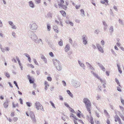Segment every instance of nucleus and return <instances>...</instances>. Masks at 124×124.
Segmentation results:
<instances>
[{
    "label": "nucleus",
    "instance_id": "64",
    "mask_svg": "<svg viewBox=\"0 0 124 124\" xmlns=\"http://www.w3.org/2000/svg\"><path fill=\"white\" fill-rule=\"evenodd\" d=\"M78 122H80L81 123L83 124H84V122L81 119H79L78 120Z\"/></svg>",
    "mask_w": 124,
    "mask_h": 124
},
{
    "label": "nucleus",
    "instance_id": "22",
    "mask_svg": "<svg viewBox=\"0 0 124 124\" xmlns=\"http://www.w3.org/2000/svg\"><path fill=\"white\" fill-rule=\"evenodd\" d=\"M67 93L70 95V96L71 97L73 98V94L72 93L70 92V91L69 90H67Z\"/></svg>",
    "mask_w": 124,
    "mask_h": 124
},
{
    "label": "nucleus",
    "instance_id": "32",
    "mask_svg": "<svg viewBox=\"0 0 124 124\" xmlns=\"http://www.w3.org/2000/svg\"><path fill=\"white\" fill-rule=\"evenodd\" d=\"M111 51L112 54L115 55V56H116V53L112 49H111Z\"/></svg>",
    "mask_w": 124,
    "mask_h": 124
},
{
    "label": "nucleus",
    "instance_id": "19",
    "mask_svg": "<svg viewBox=\"0 0 124 124\" xmlns=\"http://www.w3.org/2000/svg\"><path fill=\"white\" fill-rule=\"evenodd\" d=\"M8 101L7 100H6V101L4 103L3 105L5 108H7L8 107Z\"/></svg>",
    "mask_w": 124,
    "mask_h": 124
},
{
    "label": "nucleus",
    "instance_id": "2",
    "mask_svg": "<svg viewBox=\"0 0 124 124\" xmlns=\"http://www.w3.org/2000/svg\"><path fill=\"white\" fill-rule=\"evenodd\" d=\"M28 34L29 37L32 39L36 43H39L38 41L37 37L33 32V31H29L28 32Z\"/></svg>",
    "mask_w": 124,
    "mask_h": 124
},
{
    "label": "nucleus",
    "instance_id": "33",
    "mask_svg": "<svg viewBox=\"0 0 124 124\" xmlns=\"http://www.w3.org/2000/svg\"><path fill=\"white\" fill-rule=\"evenodd\" d=\"M14 83L15 84V85L17 87L18 89H19V87L18 86L17 83L16 82V81H14Z\"/></svg>",
    "mask_w": 124,
    "mask_h": 124
},
{
    "label": "nucleus",
    "instance_id": "15",
    "mask_svg": "<svg viewBox=\"0 0 124 124\" xmlns=\"http://www.w3.org/2000/svg\"><path fill=\"white\" fill-rule=\"evenodd\" d=\"M53 28L54 31L56 33H58L59 31L58 26L55 25L53 26Z\"/></svg>",
    "mask_w": 124,
    "mask_h": 124
},
{
    "label": "nucleus",
    "instance_id": "51",
    "mask_svg": "<svg viewBox=\"0 0 124 124\" xmlns=\"http://www.w3.org/2000/svg\"><path fill=\"white\" fill-rule=\"evenodd\" d=\"M95 113L96 114V115L98 117H100V116L99 113H97L96 111L95 112Z\"/></svg>",
    "mask_w": 124,
    "mask_h": 124
},
{
    "label": "nucleus",
    "instance_id": "59",
    "mask_svg": "<svg viewBox=\"0 0 124 124\" xmlns=\"http://www.w3.org/2000/svg\"><path fill=\"white\" fill-rule=\"evenodd\" d=\"M104 113H105L107 115H109L108 113L107 112V110H106L105 109L104 110Z\"/></svg>",
    "mask_w": 124,
    "mask_h": 124
},
{
    "label": "nucleus",
    "instance_id": "23",
    "mask_svg": "<svg viewBox=\"0 0 124 124\" xmlns=\"http://www.w3.org/2000/svg\"><path fill=\"white\" fill-rule=\"evenodd\" d=\"M60 12L63 16L64 17H65L66 16V13L63 10H61L60 11Z\"/></svg>",
    "mask_w": 124,
    "mask_h": 124
},
{
    "label": "nucleus",
    "instance_id": "10",
    "mask_svg": "<svg viewBox=\"0 0 124 124\" xmlns=\"http://www.w3.org/2000/svg\"><path fill=\"white\" fill-rule=\"evenodd\" d=\"M58 5L59 6V8L61 7L65 10H66L67 9V5H64L63 4L61 5V4H58Z\"/></svg>",
    "mask_w": 124,
    "mask_h": 124
},
{
    "label": "nucleus",
    "instance_id": "26",
    "mask_svg": "<svg viewBox=\"0 0 124 124\" xmlns=\"http://www.w3.org/2000/svg\"><path fill=\"white\" fill-rule=\"evenodd\" d=\"M16 59L17 60V61H18V62L20 66H21V64L20 63V61L19 60V58L17 56H16Z\"/></svg>",
    "mask_w": 124,
    "mask_h": 124
},
{
    "label": "nucleus",
    "instance_id": "25",
    "mask_svg": "<svg viewBox=\"0 0 124 124\" xmlns=\"http://www.w3.org/2000/svg\"><path fill=\"white\" fill-rule=\"evenodd\" d=\"M117 67H118V70L119 71V72H120V74H121L122 73V70H121V68H120V66H119V65H118V64H117Z\"/></svg>",
    "mask_w": 124,
    "mask_h": 124
},
{
    "label": "nucleus",
    "instance_id": "30",
    "mask_svg": "<svg viewBox=\"0 0 124 124\" xmlns=\"http://www.w3.org/2000/svg\"><path fill=\"white\" fill-rule=\"evenodd\" d=\"M69 110L70 111V112L73 113H76V112L74 111V110L70 107H69Z\"/></svg>",
    "mask_w": 124,
    "mask_h": 124
},
{
    "label": "nucleus",
    "instance_id": "57",
    "mask_svg": "<svg viewBox=\"0 0 124 124\" xmlns=\"http://www.w3.org/2000/svg\"><path fill=\"white\" fill-rule=\"evenodd\" d=\"M119 108H120V109L122 111H123L124 110V108L123 107L121 106H119Z\"/></svg>",
    "mask_w": 124,
    "mask_h": 124
},
{
    "label": "nucleus",
    "instance_id": "31",
    "mask_svg": "<svg viewBox=\"0 0 124 124\" xmlns=\"http://www.w3.org/2000/svg\"><path fill=\"white\" fill-rule=\"evenodd\" d=\"M47 31H50L51 29V27L50 26V25L49 24H47Z\"/></svg>",
    "mask_w": 124,
    "mask_h": 124
},
{
    "label": "nucleus",
    "instance_id": "38",
    "mask_svg": "<svg viewBox=\"0 0 124 124\" xmlns=\"http://www.w3.org/2000/svg\"><path fill=\"white\" fill-rule=\"evenodd\" d=\"M5 75L7 78H9L10 77V75L8 73H6Z\"/></svg>",
    "mask_w": 124,
    "mask_h": 124
},
{
    "label": "nucleus",
    "instance_id": "43",
    "mask_svg": "<svg viewBox=\"0 0 124 124\" xmlns=\"http://www.w3.org/2000/svg\"><path fill=\"white\" fill-rule=\"evenodd\" d=\"M115 119H117L118 120L120 119L118 116L117 115L115 116Z\"/></svg>",
    "mask_w": 124,
    "mask_h": 124
},
{
    "label": "nucleus",
    "instance_id": "56",
    "mask_svg": "<svg viewBox=\"0 0 124 124\" xmlns=\"http://www.w3.org/2000/svg\"><path fill=\"white\" fill-rule=\"evenodd\" d=\"M60 3L59 4H61V5L63 4L64 2V1L63 0H60Z\"/></svg>",
    "mask_w": 124,
    "mask_h": 124
},
{
    "label": "nucleus",
    "instance_id": "47",
    "mask_svg": "<svg viewBox=\"0 0 124 124\" xmlns=\"http://www.w3.org/2000/svg\"><path fill=\"white\" fill-rule=\"evenodd\" d=\"M15 35L16 33L14 32H12V35L13 36V37L15 38H16V37Z\"/></svg>",
    "mask_w": 124,
    "mask_h": 124
},
{
    "label": "nucleus",
    "instance_id": "63",
    "mask_svg": "<svg viewBox=\"0 0 124 124\" xmlns=\"http://www.w3.org/2000/svg\"><path fill=\"white\" fill-rule=\"evenodd\" d=\"M24 55H25L27 57H28L30 56V55L27 53H24Z\"/></svg>",
    "mask_w": 124,
    "mask_h": 124
},
{
    "label": "nucleus",
    "instance_id": "11",
    "mask_svg": "<svg viewBox=\"0 0 124 124\" xmlns=\"http://www.w3.org/2000/svg\"><path fill=\"white\" fill-rule=\"evenodd\" d=\"M29 6L32 8L34 7L35 6L34 4L32 1H30L28 2Z\"/></svg>",
    "mask_w": 124,
    "mask_h": 124
},
{
    "label": "nucleus",
    "instance_id": "3",
    "mask_svg": "<svg viewBox=\"0 0 124 124\" xmlns=\"http://www.w3.org/2000/svg\"><path fill=\"white\" fill-rule=\"evenodd\" d=\"M71 83L76 88L79 87L81 85L79 82L78 81H75L73 79L72 80Z\"/></svg>",
    "mask_w": 124,
    "mask_h": 124
},
{
    "label": "nucleus",
    "instance_id": "5",
    "mask_svg": "<svg viewBox=\"0 0 124 124\" xmlns=\"http://www.w3.org/2000/svg\"><path fill=\"white\" fill-rule=\"evenodd\" d=\"M83 43L85 45L87 43V39L86 36L85 35L82 36Z\"/></svg>",
    "mask_w": 124,
    "mask_h": 124
},
{
    "label": "nucleus",
    "instance_id": "53",
    "mask_svg": "<svg viewBox=\"0 0 124 124\" xmlns=\"http://www.w3.org/2000/svg\"><path fill=\"white\" fill-rule=\"evenodd\" d=\"M117 90L121 92L122 91L121 90L120 88L119 87H117Z\"/></svg>",
    "mask_w": 124,
    "mask_h": 124
},
{
    "label": "nucleus",
    "instance_id": "50",
    "mask_svg": "<svg viewBox=\"0 0 124 124\" xmlns=\"http://www.w3.org/2000/svg\"><path fill=\"white\" fill-rule=\"evenodd\" d=\"M49 54L52 57H53L54 56V55L53 53L52 52H50L49 53Z\"/></svg>",
    "mask_w": 124,
    "mask_h": 124
},
{
    "label": "nucleus",
    "instance_id": "12",
    "mask_svg": "<svg viewBox=\"0 0 124 124\" xmlns=\"http://www.w3.org/2000/svg\"><path fill=\"white\" fill-rule=\"evenodd\" d=\"M27 77L30 84H32L34 83V80H32L31 77L29 75H27Z\"/></svg>",
    "mask_w": 124,
    "mask_h": 124
},
{
    "label": "nucleus",
    "instance_id": "18",
    "mask_svg": "<svg viewBox=\"0 0 124 124\" xmlns=\"http://www.w3.org/2000/svg\"><path fill=\"white\" fill-rule=\"evenodd\" d=\"M41 58L45 63H47V59L42 54H41Z\"/></svg>",
    "mask_w": 124,
    "mask_h": 124
},
{
    "label": "nucleus",
    "instance_id": "27",
    "mask_svg": "<svg viewBox=\"0 0 124 124\" xmlns=\"http://www.w3.org/2000/svg\"><path fill=\"white\" fill-rule=\"evenodd\" d=\"M115 80L116 82L117 83V84L119 86L121 87V86L120 85V82L116 78H115Z\"/></svg>",
    "mask_w": 124,
    "mask_h": 124
},
{
    "label": "nucleus",
    "instance_id": "17",
    "mask_svg": "<svg viewBox=\"0 0 124 124\" xmlns=\"http://www.w3.org/2000/svg\"><path fill=\"white\" fill-rule=\"evenodd\" d=\"M56 67L57 69L59 71L61 70L62 69V66L60 63L57 66H56Z\"/></svg>",
    "mask_w": 124,
    "mask_h": 124
},
{
    "label": "nucleus",
    "instance_id": "20",
    "mask_svg": "<svg viewBox=\"0 0 124 124\" xmlns=\"http://www.w3.org/2000/svg\"><path fill=\"white\" fill-rule=\"evenodd\" d=\"M109 32L110 33L111 35H112V33L114 31L113 27L112 26H111L110 27L109 29Z\"/></svg>",
    "mask_w": 124,
    "mask_h": 124
},
{
    "label": "nucleus",
    "instance_id": "52",
    "mask_svg": "<svg viewBox=\"0 0 124 124\" xmlns=\"http://www.w3.org/2000/svg\"><path fill=\"white\" fill-rule=\"evenodd\" d=\"M90 118L91 119V124L92 123H93V117H92V116H91V117H90Z\"/></svg>",
    "mask_w": 124,
    "mask_h": 124
},
{
    "label": "nucleus",
    "instance_id": "35",
    "mask_svg": "<svg viewBox=\"0 0 124 124\" xmlns=\"http://www.w3.org/2000/svg\"><path fill=\"white\" fill-rule=\"evenodd\" d=\"M44 84L45 86H49V84L46 81H45Z\"/></svg>",
    "mask_w": 124,
    "mask_h": 124
},
{
    "label": "nucleus",
    "instance_id": "1",
    "mask_svg": "<svg viewBox=\"0 0 124 124\" xmlns=\"http://www.w3.org/2000/svg\"><path fill=\"white\" fill-rule=\"evenodd\" d=\"M83 102L85 104L86 108L90 114H91V103L90 100L87 98H85L83 99Z\"/></svg>",
    "mask_w": 124,
    "mask_h": 124
},
{
    "label": "nucleus",
    "instance_id": "42",
    "mask_svg": "<svg viewBox=\"0 0 124 124\" xmlns=\"http://www.w3.org/2000/svg\"><path fill=\"white\" fill-rule=\"evenodd\" d=\"M50 103L51 104V105L54 108H55L54 104L52 101H50Z\"/></svg>",
    "mask_w": 124,
    "mask_h": 124
},
{
    "label": "nucleus",
    "instance_id": "6",
    "mask_svg": "<svg viewBox=\"0 0 124 124\" xmlns=\"http://www.w3.org/2000/svg\"><path fill=\"white\" fill-rule=\"evenodd\" d=\"M96 46L99 51L102 53H104V50L100 44H96Z\"/></svg>",
    "mask_w": 124,
    "mask_h": 124
},
{
    "label": "nucleus",
    "instance_id": "44",
    "mask_svg": "<svg viewBox=\"0 0 124 124\" xmlns=\"http://www.w3.org/2000/svg\"><path fill=\"white\" fill-rule=\"evenodd\" d=\"M26 104L28 106L30 107L31 106V103L29 102H26Z\"/></svg>",
    "mask_w": 124,
    "mask_h": 124
},
{
    "label": "nucleus",
    "instance_id": "54",
    "mask_svg": "<svg viewBox=\"0 0 124 124\" xmlns=\"http://www.w3.org/2000/svg\"><path fill=\"white\" fill-rule=\"evenodd\" d=\"M102 22L104 26H108L106 23L104 21H103Z\"/></svg>",
    "mask_w": 124,
    "mask_h": 124
},
{
    "label": "nucleus",
    "instance_id": "45",
    "mask_svg": "<svg viewBox=\"0 0 124 124\" xmlns=\"http://www.w3.org/2000/svg\"><path fill=\"white\" fill-rule=\"evenodd\" d=\"M101 87L100 85H99L98 86V87L97 88V90H99L100 91H101Z\"/></svg>",
    "mask_w": 124,
    "mask_h": 124
},
{
    "label": "nucleus",
    "instance_id": "55",
    "mask_svg": "<svg viewBox=\"0 0 124 124\" xmlns=\"http://www.w3.org/2000/svg\"><path fill=\"white\" fill-rule=\"evenodd\" d=\"M94 32L95 33L97 34H98L99 33V30H95V31H94Z\"/></svg>",
    "mask_w": 124,
    "mask_h": 124
},
{
    "label": "nucleus",
    "instance_id": "9",
    "mask_svg": "<svg viewBox=\"0 0 124 124\" xmlns=\"http://www.w3.org/2000/svg\"><path fill=\"white\" fill-rule=\"evenodd\" d=\"M96 63L102 70L104 71H105V69L104 66L98 62H96Z\"/></svg>",
    "mask_w": 124,
    "mask_h": 124
},
{
    "label": "nucleus",
    "instance_id": "36",
    "mask_svg": "<svg viewBox=\"0 0 124 124\" xmlns=\"http://www.w3.org/2000/svg\"><path fill=\"white\" fill-rule=\"evenodd\" d=\"M47 79L48 81H51L52 80V78L50 77H48L47 78Z\"/></svg>",
    "mask_w": 124,
    "mask_h": 124
},
{
    "label": "nucleus",
    "instance_id": "14",
    "mask_svg": "<svg viewBox=\"0 0 124 124\" xmlns=\"http://www.w3.org/2000/svg\"><path fill=\"white\" fill-rule=\"evenodd\" d=\"M66 52H67L70 49V45L69 44L66 45L64 48Z\"/></svg>",
    "mask_w": 124,
    "mask_h": 124
},
{
    "label": "nucleus",
    "instance_id": "16",
    "mask_svg": "<svg viewBox=\"0 0 124 124\" xmlns=\"http://www.w3.org/2000/svg\"><path fill=\"white\" fill-rule=\"evenodd\" d=\"M78 62L80 65V66L81 67L83 68L84 69H85V66L84 64L83 63H81L80 61L78 60Z\"/></svg>",
    "mask_w": 124,
    "mask_h": 124
},
{
    "label": "nucleus",
    "instance_id": "58",
    "mask_svg": "<svg viewBox=\"0 0 124 124\" xmlns=\"http://www.w3.org/2000/svg\"><path fill=\"white\" fill-rule=\"evenodd\" d=\"M8 23L11 26H13V23L12 21H9Z\"/></svg>",
    "mask_w": 124,
    "mask_h": 124
},
{
    "label": "nucleus",
    "instance_id": "41",
    "mask_svg": "<svg viewBox=\"0 0 124 124\" xmlns=\"http://www.w3.org/2000/svg\"><path fill=\"white\" fill-rule=\"evenodd\" d=\"M98 79L99 80H100V81L101 82V83H102V82H103L104 83H105V81L103 80V81L102 79L100 77H99Z\"/></svg>",
    "mask_w": 124,
    "mask_h": 124
},
{
    "label": "nucleus",
    "instance_id": "62",
    "mask_svg": "<svg viewBox=\"0 0 124 124\" xmlns=\"http://www.w3.org/2000/svg\"><path fill=\"white\" fill-rule=\"evenodd\" d=\"M80 5L78 6L76 5V6L75 7L76 9H78L80 7Z\"/></svg>",
    "mask_w": 124,
    "mask_h": 124
},
{
    "label": "nucleus",
    "instance_id": "8",
    "mask_svg": "<svg viewBox=\"0 0 124 124\" xmlns=\"http://www.w3.org/2000/svg\"><path fill=\"white\" fill-rule=\"evenodd\" d=\"M30 115L32 120L34 122H36V120L33 112H31L30 113Z\"/></svg>",
    "mask_w": 124,
    "mask_h": 124
},
{
    "label": "nucleus",
    "instance_id": "60",
    "mask_svg": "<svg viewBox=\"0 0 124 124\" xmlns=\"http://www.w3.org/2000/svg\"><path fill=\"white\" fill-rule=\"evenodd\" d=\"M96 98L97 100H98L101 98V97L99 95H97V96L96 97Z\"/></svg>",
    "mask_w": 124,
    "mask_h": 124
},
{
    "label": "nucleus",
    "instance_id": "4",
    "mask_svg": "<svg viewBox=\"0 0 124 124\" xmlns=\"http://www.w3.org/2000/svg\"><path fill=\"white\" fill-rule=\"evenodd\" d=\"M35 106L37 109L39 110L40 109L41 110L43 109L42 106L39 102H36L35 104Z\"/></svg>",
    "mask_w": 124,
    "mask_h": 124
},
{
    "label": "nucleus",
    "instance_id": "61",
    "mask_svg": "<svg viewBox=\"0 0 124 124\" xmlns=\"http://www.w3.org/2000/svg\"><path fill=\"white\" fill-rule=\"evenodd\" d=\"M101 44L102 45H104L105 42H104V40H101Z\"/></svg>",
    "mask_w": 124,
    "mask_h": 124
},
{
    "label": "nucleus",
    "instance_id": "39",
    "mask_svg": "<svg viewBox=\"0 0 124 124\" xmlns=\"http://www.w3.org/2000/svg\"><path fill=\"white\" fill-rule=\"evenodd\" d=\"M33 61L37 65H39V64L38 63L37 61H36V60L35 59H33Z\"/></svg>",
    "mask_w": 124,
    "mask_h": 124
},
{
    "label": "nucleus",
    "instance_id": "34",
    "mask_svg": "<svg viewBox=\"0 0 124 124\" xmlns=\"http://www.w3.org/2000/svg\"><path fill=\"white\" fill-rule=\"evenodd\" d=\"M119 23L122 25H124V23L120 19H119Z\"/></svg>",
    "mask_w": 124,
    "mask_h": 124
},
{
    "label": "nucleus",
    "instance_id": "46",
    "mask_svg": "<svg viewBox=\"0 0 124 124\" xmlns=\"http://www.w3.org/2000/svg\"><path fill=\"white\" fill-rule=\"evenodd\" d=\"M18 118L17 117H14L13 118V120L15 122H16L18 120Z\"/></svg>",
    "mask_w": 124,
    "mask_h": 124
},
{
    "label": "nucleus",
    "instance_id": "40",
    "mask_svg": "<svg viewBox=\"0 0 124 124\" xmlns=\"http://www.w3.org/2000/svg\"><path fill=\"white\" fill-rule=\"evenodd\" d=\"M64 105L65 106L67 107H69V108L70 107L69 106V105L66 102H65L64 103Z\"/></svg>",
    "mask_w": 124,
    "mask_h": 124
},
{
    "label": "nucleus",
    "instance_id": "48",
    "mask_svg": "<svg viewBox=\"0 0 124 124\" xmlns=\"http://www.w3.org/2000/svg\"><path fill=\"white\" fill-rule=\"evenodd\" d=\"M90 68L91 70H95L94 69L92 66L91 65H90L89 66H88Z\"/></svg>",
    "mask_w": 124,
    "mask_h": 124
},
{
    "label": "nucleus",
    "instance_id": "7",
    "mask_svg": "<svg viewBox=\"0 0 124 124\" xmlns=\"http://www.w3.org/2000/svg\"><path fill=\"white\" fill-rule=\"evenodd\" d=\"M30 27L32 30H36L37 28V26L36 23H34L32 24H30Z\"/></svg>",
    "mask_w": 124,
    "mask_h": 124
},
{
    "label": "nucleus",
    "instance_id": "28",
    "mask_svg": "<svg viewBox=\"0 0 124 124\" xmlns=\"http://www.w3.org/2000/svg\"><path fill=\"white\" fill-rule=\"evenodd\" d=\"M47 17L48 18L50 17V18H51L52 17V14L50 12H49L47 13Z\"/></svg>",
    "mask_w": 124,
    "mask_h": 124
},
{
    "label": "nucleus",
    "instance_id": "24",
    "mask_svg": "<svg viewBox=\"0 0 124 124\" xmlns=\"http://www.w3.org/2000/svg\"><path fill=\"white\" fill-rule=\"evenodd\" d=\"M91 72L92 74H93L94 76V77H96L97 78H98L99 77L98 75L96 74V73H95L94 71H91Z\"/></svg>",
    "mask_w": 124,
    "mask_h": 124
},
{
    "label": "nucleus",
    "instance_id": "49",
    "mask_svg": "<svg viewBox=\"0 0 124 124\" xmlns=\"http://www.w3.org/2000/svg\"><path fill=\"white\" fill-rule=\"evenodd\" d=\"M62 84H63V85L64 86H66V83L65 81H64V80H63L62 81Z\"/></svg>",
    "mask_w": 124,
    "mask_h": 124
},
{
    "label": "nucleus",
    "instance_id": "37",
    "mask_svg": "<svg viewBox=\"0 0 124 124\" xmlns=\"http://www.w3.org/2000/svg\"><path fill=\"white\" fill-rule=\"evenodd\" d=\"M59 100L61 101H63V98L62 97L61 95H60L59 96Z\"/></svg>",
    "mask_w": 124,
    "mask_h": 124
},
{
    "label": "nucleus",
    "instance_id": "21",
    "mask_svg": "<svg viewBox=\"0 0 124 124\" xmlns=\"http://www.w3.org/2000/svg\"><path fill=\"white\" fill-rule=\"evenodd\" d=\"M81 12L80 14L83 16H85V12L83 9H81L80 10Z\"/></svg>",
    "mask_w": 124,
    "mask_h": 124
},
{
    "label": "nucleus",
    "instance_id": "29",
    "mask_svg": "<svg viewBox=\"0 0 124 124\" xmlns=\"http://www.w3.org/2000/svg\"><path fill=\"white\" fill-rule=\"evenodd\" d=\"M58 44L60 46H63V42L62 39H60V41L58 42Z\"/></svg>",
    "mask_w": 124,
    "mask_h": 124
},
{
    "label": "nucleus",
    "instance_id": "13",
    "mask_svg": "<svg viewBox=\"0 0 124 124\" xmlns=\"http://www.w3.org/2000/svg\"><path fill=\"white\" fill-rule=\"evenodd\" d=\"M53 62H54V65L55 66H57L59 64H60V62L59 61L57 60H55L53 61Z\"/></svg>",
    "mask_w": 124,
    "mask_h": 124
}]
</instances>
